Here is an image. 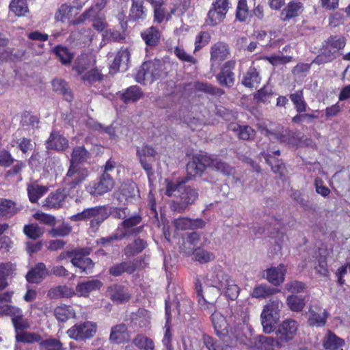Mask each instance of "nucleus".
Here are the masks:
<instances>
[{"label":"nucleus","mask_w":350,"mask_h":350,"mask_svg":"<svg viewBox=\"0 0 350 350\" xmlns=\"http://www.w3.org/2000/svg\"><path fill=\"white\" fill-rule=\"evenodd\" d=\"M186 180L176 181L165 180V194L170 197H176V200L172 201L171 207L174 211L178 213L185 211L198 198V193L196 190L186 186Z\"/></svg>","instance_id":"f257e3e1"},{"label":"nucleus","mask_w":350,"mask_h":350,"mask_svg":"<svg viewBox=\"0 0 350 350\" xmlns=\"http://www.w3.org/2000/svg\"><path fill=\"white\" fill-rule=\"evenodd\" d=\"M109 217L108 206H96L83 209L70 217L73 221L90 220V227L93 231H96L100 224Z\"/></svg>","instance_id":"f03ea898"},{"label":"nucleus","mask_w":350,"mask_h":350,"mask_svg":"<svg viewBox=\"0 0 350 350\" xmlns=\"http://www.w3.org/2000/svg\"><path fill=\"white\" fill-rule=\"evenodd\" d=\"M230 277L225 273L221 266H215L206 275V283L209 286L206 288V291L214 292L213 297L209 299H205L202 295V297L205 302L211 304L213 307V304L216 301L219 295V291L222 287L226 286V284L230 280Z\"/></svg>","instance_id":"7ed1b4c3"},{"label":"nucleus","mask_w":350,"mask_h":350,"mask_svg":"<svg viewBox=\"0 0 350 350\" xmlns=\"http://www.w3.org/2000/svg\"><path fill=\"white\" fill-rule=\"evenodd\" d=\"M283 306V303L278 298L270 300L264 306L260 319L263 331L266 334H270L275 329V325L280 319V312Z\"/></svg>","instance_id":"20e7f679"},{"label":"nucleus","mask_w":350,"mask_h":350,"mask_svg":"<svg viewBox=\"0 0 350 350\" xmlns=\"http://www.w3.org/2000/svg\"><path fill=\"white\" fill-rule=\"evenodd\" d=\"M346 45V38L344 36L334 35L329 37L323 46V51L316 58L318 64H325L335 59L338 52Z\"/></svg>","instance_id":"39448f33"},{"label":"nucleus","mask_w":350,"mask_h":350,"mask_svg":"<svg viewBox=\"0 0 350 350\" xmlns=\"http://www.w3.org/2000/svg\"><path fill=\"white\" fill-rule=\"evenodd\" d=\"M90 253V249L85 247L68 251L67 254L71 258V263L78 268L81 273L90 274L92 273L94 267L92 260L88 257Z\"/></svg>","instance_id":"423d86ee"},{"label":"nucleus","mask_w":350,"mask_h":350,"mask_svg":"<svg viewBox=\"0 0 350 350\" xmlns=\"http://www.w3.org/2000/svg\"><path fill=\"white\" fill-rule=\"evenodd\" d=\"M161 71L162 65L159 61L145 62L137 70L135 79L140 83L145 81L152 83L161 77Z\"/></svg>","instance_id":"0eeeda50"},{"label":"nucleus","mask_w":350,"mask_h":350,"mask_svg":"<svg viewBox=\"0 0 350 350\" xmlns=\"http://www.w3.org/2000/svg\"><path fill=\"white\" fill-rule=\"evenodd\" d=\"M231 335L230 338H221L224 342L216 343L213 341V339L208 336H203V342L208 350H236L235 346L237 341H243V332L239 329L237 332L235 330L234 332L231 331Z\"/></svg>","instance_id":"6e6552de"},{"label":"nucleus","mask_w":350,"mask_h":350,"mask_svg":"<svg viewBox=\"0 0 350 350\" xmlns=\"http://www.w3.org/2000/svg\"><path fill=\"white\" fill-rule=\"evenodd\" d=\"M194 158L195 161L203 167V171L206 167H211L226 176H230L234 173V168L219 158L206 154H196Z\"/></svg>","instance_id":"1a4fd4ad"},{"label":"nucleus","mask_w":350,"mask_h":350,"mask_svg":"<svg viewBox=\"0 0 350 350\" xmlns=\"http://www.w3.org/2000/svg\"><path fill=\"white\" fill-rule=\"evenodd\" d=\"M229 8L230 3L228 0H214L208 12L206 24L215 26L221 23L225 18Z\"/></svg>","instance_id":"9d476101"},{"label":"nucleus","mask_w":350,"mask_h":350,"mask_svg":"<svg viewBox=\"0 0 350 350\" xmlns=\"http://www.w3.org/2000/svg\"><path fill=\"white\" fill-rule=\"evenodd\" d=\"M97 326L91 321L77 323L69 328L66 334L71 339L80 341L92 338L96 333Z\"/></svg>","instance_id":"9b49d317"},{"label":"nucleus","mask_w":350,"mask_h":350,"mask_svg":"<svg viewBox=\"0 0 350 350\" xmlns=\"http://www.w3.org/2000/svg\"><path fill=\"white\" fill-rule=\"evenodd\" d=\"M88 176L89 171L87 168L75 164H70L63 181L65 186L73 189L81 185Z\"/></svg>","instance_id":"f8f14e48"},{"label":"nucleus","mask_w":350,"mask_h":350,"mask_svg":"<svg viewBox=\"0 0 350 350\" xmlns=\"http://www.w3.org/2000/svg\"><path fill=\"white\" fill-rule=\"evenodd\" d=\"M114 186L109 174L103 173L96 181H92L85 187L86 191L92 196H100L110 191Z\"/></svg>","instance_id":"ddd939ff"},{"label":"nucleus","mask_w":350,"mask_h":350,"mask_svg":"<svg viewBox=\"0 0 350 350\" xmlns=\"http://www.w3.org/2000/svg\"><path fill=\"white\" fill-rule=\"evenodd\" d=\"M212 313L211 318L213 326L214 327L215 332L216 334L220 337V338H230L232 336L231 335V331L233 332L237 330V332L240 329L241 332H242L243 325L239 324L237 327L234 328H231L229 331L228 329V323H227V321L226 320V318L220 313L217 312L215 310Z\"/></svg>","instance_id":"4468645a"},{"label":"nucleus","mask_w":350,"mask_h":350,"mask_svg":"<svg viewBox=\"0 0 350 350\" xmlns=\"http://www.w3.org/2000/svg\"><path fill=\"white\" fill-rule=\"evenodd\" d=\"M142 218L139 215H132L125 218L118 226V231H120L124 237L135 236L142 233L144 226H137L142 222Z\"/></svg>","instance_id":"2eb2a0df"},{"label":"nucleus","mask_w":350,"mask_h":350,"mask_svg":"<svg viewBox=\"0 0 350 350\" xmlns=\"http://www.w3.org/2000/svg\"><path fill=\"white\" fill-rule=\"evenodd\" d=\"M157 154V151L152 146L144 144L142 147L137 148V156L142 168L145 170L150 178L154 174V171L150 161H153Z\"/></svg>","instance_id":"dca6fc26"},{"label":"nucleus","mask_w":350,"mask_h":350,"mask_svg":"<svg viewBox=\"0 0 350 350\" xmlns=\"http://www.w3.org/2000/svg\"><path fill=\"white\" fill-rule=\"evenodd\" d=\"M235 66L234 60L227 61L223 64L220 72L216 75V79L221 85L226 88H231L234 85L235 74L233 70Z\"/></svg>","instance_id":"f3484780"},{"label":"nucleus","mask_w":350,"mask_h":350,"mask_svg":"<svg viewBox=\"0 0 350 350\" xmlns=\"http://www.w3.org/2000/svg\"><path fill=\"white\" fill-rule=\"evenodd\" d=\"M265 133L267 136H273L280 143H284L290 146H295L297 143L296 133L288 128H284L281 125H278L273 131L266 129Z\"/></svg>","instance_id":"a211bd4d"},{"label":"nucleus","mask_w":350,"mask_h":350,"mask_svg":"<svg viewBox=\"0 0 350 350\" xmlns=\"http://www.w3.org/2000/svg\"><path fill=\"white\" fill-rule=\"evenodd\" d=\"M297 327V323L293 319L285 320L278 325L275 334L282 345L293 338Z\"/></svg>","instance_id":"6ab92c4d"},{"label":"nucleus","mask_w":350,"mask_h":350,"mask_svg":"<svg viewBox=\"0 0 350 350\" xmlns=\"http://www.w3.org/2000/svg\"><path fill=\"white\" fill-rule=\"evenodd\" d=\"M107 293L112 301L119 304L128 302L131 297L129 289L120 284L109 286L107 288Z\"/></svg>","instance_id":"aec40b11"},{"label":"nucleus","mask_w":350,"mask_h":350,"mask_svg":"<svg viewBox=\"0 0 350 350\" xmlns=\"http://www.w3.org/2000/svg\"><path fill=\"white\" fill-rule=\"evenodd\" d=\"M139 191L135 183H128L121 185L119 191L115 193V198L120 204H125L138 196Z\"/></svg>","instance_id":"412c9836"},{"label":"nucleus","mask_w":350,"mask_h":350,"mask_svg":"<svg viewBox=\"0 0 350 350\" xmlns=\"http://www.w3.org/2000/svg\"><path fill=\"white\" fill-rule=\"evenodd\" d=\"M230 54L229 46L224 42H217L210 49V60L213 64H219L226 59Z\"/></svg>","instance_id":"4be33fe9"},{"label":"nucleus","mask_w":350,"mask_h":350,"mask_svg":"<svg viewBox=\"0 0 350 350\" xmlns=\"http://www.w3.org/2000/svg\"><path fill=\"white\" fill-rule=\"evenodd\" d=\"M130 57L131 53L129 49L126 48H121L116 53L112 62L109 65V72L111 74H115L120 70V67L126 70Z\"/></svg>","instance_id":"5701e85b"},{"label":"nucleus","mask_w":350,"mask_h":350,"mask_svg":"<svg viewBox=\"0 0 350 350\" xmlns=\"http://www.w3.org/2000/svg\"><path fill=\"white\" fill-rule=\"evenodd\" d=\"M68 196V191L65 188L58 189L46 198L44 206L48 208H59L63 206Z\"/></svg>","instance_id":"b1692460"},{"label":"nucleus","mask_w":350,"mask_h":350,"mask_svg":"<svg viewBox=\"0 0 350 350\" xmlns=\"http://www.w3.org/2000/svg\"><path fill=\"white\" fill-rule=\"evenodd\" d=\"M49 274L46 265L43 262H38L27 272L25 278L29 283L39 284Z\"/></svg>","instance_id":"393cba45"},{"label":"nucleus","mask_w":350,"mask_h":350,"mask_svg":"<svg viewBox=\"0 0 350 350\" xmlns=\"http://www.w3.org/2000/svg\"><path fill=\"white\" fill-rule=\"evenodd\" d=\"M68 146V140L57 131H53L46 142V148L48 150L62 151Z\"/></svg>","instance_id":"a878e982"},{"label":"nucleus","mask_w":350,"mask_h":350,"mask_svg":"<svg viewBox=\"0 0 350 350\" xmlns=\"http://www.w3.org/2000/svg\"><path fill=\"white\" fill-rule=\"evenodd\" d=\"M144 0H131L129 10V19L133 21H143L147 16V9L144 7Z\"/></svg>","instance_id":"bb28decb"},{"label":"nucleus","mask_w":350,"mask_h":350,"mask_svg":"<svg viewBox=\"0 0 350 350\" xmlns=\"http://www.w3.org/2000/svg\"><path fill=\"white\" fill-rule=\"evenodd\" d=\"M174 224L178 230H193L202 228L205 221L202 219H191L187 217H179L174 221Z\"/></svg>","instance_id":"cd10ccee"},{"label":"nucleus","mask_w":350,"mask_h":350,"mask_svg":"<svg viewBox=\"0 0 350 350\" xmlns=\"http://www.w3.org/2000/svg\"><path fill=\"white\" fill-rule=\"evenodd\" d=\"M102 286L101 281L93 279L78 283L75 290L79 296L87 297L90 293L99 290Z\"/></svg>","instance_id":"c85d7f7f"},{"label":"nucleus","mask_w":350,"mask_h":350,"mask_svg":"<svg viewBox=\"0 0 350 350\" xmlns=\"http://www.w3.org/2000/svg\"><path fill=\"white\" fill-rule=\"evenodd\" d=\"M228 129L234 133L241 139L250 140L254 137L256 132L250 126L239 125L235 122H231L228 126Z\"/></svg>","instance_id":"c756f323"},{"label":"nucleus","mask_w":350,"mask_h":350,"mask_svg":"<svg viewBox=\"0 0 350 350\" xmlns=\"http://www.w3.org/2000/svg\"><path fill=\"white\" fill-rule=\"evenodd\" d=\"M260 81L259 71L256 67L251 66L243 75L241 83L246 88H257Z\"/></svg>","instance_id":"7c9ffc66"},{"label":"nucleus","mask_w":350,"mask_h":350,"mask_svg":"<svg viewBox=\"0 0 350 350\" xmlns=\"http://www.w3.org/2000/svg\"><path fill=\"white\" fill-rule=\"evenodd\" d=\"M286 269L283 265L272 267L265 271L264 277L275 286H278L284 280Z\"/></svg>","instance_id":"2f4dec72"},{"label":"nucleus","mask_w":350,"mask_h":350,"mask_svg":"<svg viewBox=\"0 0 350 350\" xmlns=\"http://www.w3.org/2000/svg\"><path fill=\"white\" fill-rule=\"evenodd\" d=\"M129 338L127 326L124 323H120L111 327L109 336V340L111 342L121 344L127 341Z\"/></svg>","instance_id":"473e14b6"},{"label":"nucleus","mask_w":350,"mask_h":350,"mask_svg":"<svg viewBox=\"0 0 350 350\" xmlns=\"http://www.w3.org/2000/svg\"><path fill=\"white\" fill-rule=\"evenodd\" d=\"M22 209L21 206L17 204L12 200L0 198V217L5 219L10 218Z\"/></svg>","instance_id":"72a5a7b5"},{"label":"nucleus","mask_w":350,"mask_h":350,"mask_svg":"<svg viewBox=\"0 0 350 350\" xmlns=\"http://www.w3.org/2000/svg\"><path fill=\"white\" fill-rule=\"evenodd\" d=\"M141 37L147 46L153 48L159 43L161 32L155 27L152 26L142 31Z\"/></svg>","instance_id":"f704fd0d"},{"label":"nucleus","mask_w":350,"mask_h":350,"mask_svg":"<svg viewBox=\"0 0 350 350\" xmlns=\"http://www.w3.org/2000/svg\"><path fill=\"white\" fill-rule=\"evenodd\" d=\"M304 11V6L301 2L291 1L281 12V19L283 21H289L298 16Z\"/></svg>","instance_id":"c9c22d12"},{"label":"nucleus","mask_w":350,"mask_h":350,"mask_svg":"<svg viewBox=\"0 0 350 350\" xmlns=\"http://www.w3.org/2000/svg\"><path fill=\"white\" fill-rule=\"evenodd\" d=\"M280 152L278 150H267V152H263L262 155L266 162L271 166L272 171L274 173H278L283 175L284 169V164L279 160H275L273 157L275 155H280Z\"/></svg>","instance_id":"e433bc0d"},{"label":"nucleus","mask_w":350,"mask_h":350,"mask_svg":"<svg viewBox=\"0 0 350 350\" xmlns=\"http://www.w3.org/2000/svg\"><path fill=\"white\" fill-rule=\"evenodd\" d=\"M109 0H96L94 5L90 7L81 14L76 20L73 21L72 25H77L83 23L85 20L90 18L96 14V10L100 11L107 4Z\"/></svg>","instance_id":"4c0bfd02"},{"label":"nucleus","mask_w":350,"mask_h":350,"mask_svg":"<svg viewBox=\"0 0 350 350\" xmlns=\"http://www.w3.org/2000/svg\"><path fill=\"white\" fill-rule=\"evenodd\" d=\"M328 315L329 314L326 310L317 312L314 310L310 308L309 310L308 324L311 327H322L326 324Z\"/></svg>","instance_id":"58836bf2"},{"label":"nucleus","mask_w":350,"mask_h":350,"mask_svg":"<svg viewBox=\"0 0 350 350\" xmlns=\"http://www.w3.org/2000/svg\"><path fill=\"white\" fill-rule=\"evenodd\" d=\"M118 95L125 103L136 102L142 96L141 88L137 85H132L122 92H118Z\"/></svg>","instance_id":"ea45409f"},{"label":"nucleus","mask_w":350,"mask_h":350,"mask_svg":"<svg viewBox=\"0 0 350 350\" xmlns=\"http://www.w3.org/2000/svg\"><path fill=\"white\" fill-rule=\"evenodd\" d=\"M90 156L91 154L83 146H76L72 150L71 158L70 159V164L80 165V164L88 162Z\"/></svg>","instance_id":"a19ab883"},{"label":"nucleus","mask_w":350,"mask_h":350,"mask_svg":"<svg viewBox=\"0 0 350 350\" xmlns=\"http://www.w3.org/2000/svg\"><path fill=\"white\" fill-rule=\"evenodd\" d=\"M136 265L133 262H122L111 267L109 272L115 277L121 275L124 273H133L136 270Z\"/></svg>","instance_id":"79ce46f5"},{"label":"nucleus","mask_w":350,"mask_h":350,"mask_svg":"<svg viewBox=\"0 0 350 350\" xmlns=\"http://www.w3.org/2000/svg\"><path fill=\"white\" fill-rule=\"evenodd\" d=\"M146 247V241L142 239L137 238L125 247L124 254L127 257L134 256L142 252Z\"/></svg>","instance_id":"37998d69"},{"label":"nucleus","mask_w":350,"mask_h":350,"mask_svg":"<svg viewBox=\"0 0 350 350\" xmlns=\"http://www.w3.org/2000/svg\"><path fill=\"white\" fill-rule=\"evenodd\" d=\"M77 14V12H75L74 8H72L70 4L64 3L62 4L57 11L55 18L57 21H64L68 19L70 23L72 24L73 20H71L73 16ZM75 19H74L75 21Z\"/></svg>","instance_id":"c03bdc74"},{"label":"nucleus","mask_w":350,"mask_h":350,"mask_svg":"<svg viewBox=\"0 0 350 350\" xmlns=\"http://www.w3.org/2000/svg\"><path fill=\"white\" fill-rule=\"evenodd\" d=\"M27 190L30 202L36 203L47 192L48 188L33 183L27 186Z\"/></svg>","instance_id":"a18cd8bd"},{"label":"nucleus","mask_w":350,"mask_h":350,"mask_svg":"<svg viewBox=\"0 0 350 350\" xmlns=\"http://www.w3.org/2000/svg\"><path fill=\"white\" fill-rule=\"evenodd\" d=\"M343 344L344 340L330 331L327 332L323 340V347L329 350L337 349L342 347Z\"/></svg>","instance_id":"49530a36"},{"label":"nucleus","mask_w":350,"mask_h":350,"mask_svg":"<svg viewBox=\"0 0 350 350\" xmlns=\"http://www.w3.org/2000/svg\"><path fill=\"white\" fill-rule=\"evenodd\" d=\"M53 89L55 92L62 94L67 101H71L72 94L69 90L67 83L63 79H55L52 81Z\"/></svg>","instance_id":"de8ad7c7"},{"label":"nucleus","mask_w":350,"mask_h":350,"mask_svg":"<svg viewBox=\"0 0 350 350\" xmlns=\"http://www.w3.org/2000/svg\"><path fill=\"white\" fill-rule=\"evenodd\" d=\"M280 292L276 288L270 287L266 284H259L254 287L252 296L254 298H267Z\"/></svg>","instance_id":"09e8293b"},{"label":"nucleus","mask_w":350,"mask_h":350,"mask_svg":"<svg viewBox=\"0 0 350 350\" xmlns=\"http://www.w3.org/2000/svg\"><path fill=\"white\" fill-rule=\"evenodd\" d=\"M54 314L59 321L65 322L75 317V312L69 306H57L54 310Z\"/></svg>","instance_id":"8fccbe9b"},{"label":"nucleus","mask_w":350,"mask_h":350,"mask_svg":"<svg viewBox=\"0 0 350 350\" xmlns=\"http://www.w3.org/2000/svg\"><path fill=\"white\" fill-rule=\"evenodd\" d=\"M289 98L293 102L295 109L297 113H304L306 111L308 105L304 100L302 90H298L295 93L291 94Z\"/></svg>","instance_id":"3c124183"},{"label":"nucleus","mask_w":350,"mask_h":350,"mask_svg":"<svg viewBox=\"0 0 350 350\" xmlns=\"http://www.w3.org/2000/svg\"><path fill=\"white\" fill-rule=\"evenodd\" d=\"M9 8L17 16H23L29 12L26 0H12Z\"/></svg>","instance_id":"603ef678"},{"label":"nucleus","mask_w":350,"mask_h":350,"mask_svg":"<svg viewBox=\"0 0 350 350\" xmlns=\"http://www.w3.org/2000/svg\"><path fill=\"white\" fill-rule=\"evenodd\" d=\"M286 304L288 308L293 312H301L305 305V298L302 296L291 295L288 296Z\"/></svg>","instance_id":"864d4df0"},{"label":"nucleus","mask_w":350,"mask_h":350,"mask_svg":"<svg viewBox=\"0 0 350 350\" xmlns=\"http://www.w3.org/2000/svg\"><path fill=\"white\" fill-rule=\"evenodd\" d=\"M53 51L56 56L63 64L67 65L70 64L73 58V54L68 48L62 46H57Z\"/></svg>","instance_id":"5fc2aeb1"},{"label":"nucleus","mask_w":350,"mask_h":350,"mask_svg":"<svg viewBox=\"0 0 350 350\" xmlns=\"http://www.w3.org/2000/svg\"><path fill=\"white\" fill-rule=\"evenodd\" d=\"M258 341L265 350H271L283 345L277 336L275 338L272 336H259Z\"/></svg>","instance_id":"6e6d98bb"},{"label":"nucleus","mask_w":350,"mask_h":350,"mask_svg":"<svg viewBox=\"0 0 350 350\" xmlns=\"http://www.w3.org/2000/svg\"><path fill=\"white\" fill-rule=\"evenodd\" d=\"M196 290L197 295L198 297V302H199V304L201 306H203L204 304H207V309L209 310L210 312H211L213 310H215V304H213V307L208 303L205 302L203 300L202 297V295L205 299H209V298H211V297H213L214 292L208 291H207V292H206V289L205 290V295H203V291H202V285H201V284H199L198 282H197L196 283ZM214 303H215V301Z\"/></svg>","instance_id":"4d7b16f0"},{"label":"nucleus","mask_w":350,"mask_h":350,"mask_svg":"<svg viewBox=\"0 0 350 350\" xmlns=\"http://www.w3.org/2000/svg\"><path fill=\"white\" fill-rule=\"evenodd\" d=\"M14 270V265L11 262L0 264V289L7 286L6 278L11 275Z\"/></svg>","instance_id":"13d9d810"},{"label":"nucleus","mask_w":350,"mask_h":350,"mask_svg":"<svg viewBox=\"0 0 350 350\" xmlns=\"http://www.w3.org/2000/svg\"><path fill=\"white\" fill-rule=\"evenodd\" d=\"M23 232L29 239H36L43 234L44 229L36 224H30L24 226Z\"/></svg>","instance_id":"bf43d9fd"},{"label":"nucleus","mask_w":350,"mask_h":350,"mask_svg":"<svg viewBox=\"0 0 350 350\" xmlns=\"http://www.w3.org/2000/svg\"><path fill=\"white\" fill-rule=\"evenodd\" d=\"M81 79L89 84L100 82L103 79V75L98 68L91 69L82 75Z\"/></svg>","instance_id":"052dcab7"},{"label":"nucleus","mask_w":350,"mask_h":350,"mask_svg":"<svg viewBox=\"0 0 350 350\" xmlns=\"http://www.w3.org/2000/svg\"><path fill=\"white\" fill-rule=\"evenodd\" d=\"M133 343L139 349L153 350L154 344L152 340L143 335H137L133 340Z\"/></svg>","instance_id":"680f3d73"},{"label":"nucleus","mask_w":350,"mask_h":350,"mask_svg":"<svg viewBox=\"0 0 350 350\" xmlns=\"http://www.w3.org/2000/svg\"><path fill=\"white\" fill-rule=\"evenodd\" d=\"M186 169L187 176L183 179L186 180V181L191 179L192 177L201 174L203 172V167L200 165L199 163L195 161L194 157H193L192 161L187 163Z\"/></svg>","instance_id":"e2e57ef3"},{"label":"nucleus","mask_w":350,"mask_h":350,"mask_svg":"<svg viewBox=\"0 0 350 350\" xmlns=\"http://www.w3.org/2000/svg\"><path fill=\"white\" fill-rule=\"evenodd\" d=\"M194 259L200 263H206L213 260L215 256L202 248L198 247L193 251Z\"/></svg>","instance_id":"0e129e2a"},{"label":"nucleus","mask_w":350,"mask_h":350,"mask_svg":"<svg viewBox=\"0 0 350 350\" xmlns=\"http://www.w3.org/2000/svg\"><path fill=\"white\" fill-rule=\"evenodd\" d=\"M12 146H16L23 153H27L33 149V144L30 139L22 137L21 139L13 138L11 141Z\"/></svg>","instance_id":"69168bd1"},{"label":"nucleus","mask_w":350,"mask_h":350,"mask_svg":"<svg viewBox=\"0 0 350 350\" xmlns=\"http://www.w3.org/2000/svg\"><path fill=\"white\" fill-rule=\"evenodd\" d=\"M273 94L272 88L269 86L265 85L255 94L254 98L258 102L269 103Z\"/></svg>","instance_id":"338daca9"},{"label":"nucleus","mask_w":350,"mask_h":350,"mask_svg":"<svg viewBox=\"0 0 350 350\" xmlns=\"http://www.w3.org/2000/svg\"><path fill=\"white\" fill-rule=\"evenodd\" d=\"M72 230V228L67 224H62V225L53 228L49 231V234L52 237H66L68 235Z\"/></svg>","instance_id":"774afa93"}]
</instances>
